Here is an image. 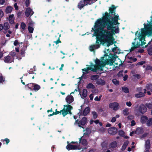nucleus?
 <instances>
[{
    "label": "nucleus",
    "instance_id": "f257e3e1",
    "mask_svg": "<svg viewBox=\"0 0 152 152\" xmlns=\"http://www.w3.org/2000/svg\"><path fill=\"white\" fill-rule=\"evenodd\" d=\"M119 19L118 15L113 17L106 12L101 18L97 20L93 30L96 37V43L98 48L100 44H103L106 42L108 43V47L114 44L113 35L118 33L119 30L118 28L114 29L115 27L114 25L119 24L118 22Z\"/></svg>",
    "mask_w": 152,
    "mask_h": 152
},
{
    "label": "nucleus",
    "instance_id": "f03ea898",
    "mask_svg": "<svg viewBox=\"0 0 152 152\" xmlns=\"http://www.w3.org/2000/svg\"><path fill=\"white\" fill-rule=\"evenodd\" d=\"M143 25L144 28L141 29V33H139L138 38H145V36L147 35L149 36L152 35V25L147 24L146 25L145 23Z\"/></svg>",
    "mask_w": 152,
    "mask_h": 152
},
{
    "label": "nucleus",
    "instance_id": "7ed1b4c3",
    "mask_svg": "<svg viewBox=\"0 0 152 152\" xmlns=\"http://www.w3.org/2000/svg\"><path fill=\"white\" fill-rule=\"evenodd\" d=\"M95 62L96 65H93L94 67V68H98V69H97V70L100 69L101 71H103V69L102 68L104 67L106 65V64L102 61L101 62V61L97 58L95 60Z\"/></svg>",
    "mask_w": 152,
    "mask_h": 152
},
{
    "label": "nucleus",
    "instance_id": "20e7f679",
    "mask_svg": "<svg viewBox=\"0 0 152 152\" xmlns=\"http://www.w3.org/2000/svg\"><path fill=\"white\" fill-rule=\"evenodd\" d=\"M87 118L83 117L80 121H79L78 120H76L75 124H78V126L80 127L83 128L81 125L83 126L86 124L87 123Z\"/></svg>",
    "mask_w": 152,
    "mask_h": 152
},
{
    "label": "nucleus",
    "instance_id": "39448f33",
    "mask_svg": "<svg viewBox=\"0 0 152 152\" xmlns=\"http://www.w3.org/2000/svg\"><path fill=\"white\" fill-rule=\"evenodd\" d=\"M97 69L98 68H94L91 66H89L86 68H84L82 69L83 71V75L80 77V78H82L83 76L85 74H88L89 73L88 71L91 70L94 72H96Z\"/></svg>",
    "mask_w": 152,
    "mask_h": 152
},
{
    "label": "nucleus",
    "instance_id": "423d86ee",
    "mask_svg": "<svg viewBox=\"0 0 152 152\" xmlns=\"http://www.w3.org/2000/svg\"><path fill=\"white\" fill-rule=\"evenodd\" d=\"M116 8V7L114 5H111V7H110L109 11V13H108L109 15H114V17H115L116 15H118V14H117L116 15V13H115V9Z\"/></svg>",
    "mask_w": 152,
    "mask_h": 152
},
{
    "label": "nucleus",
    "instance_id": "0eeeda50",
    "mask_svg": "<svg viewBox=\"0 0 152 152\" xmlns=\"http://www.w3.org/2000/svg\"><path fill=\"white\" fill-rule=\"evenodd\" d=\"M138 111L142 114H144L147 111L146 107L143 104H141L138 108Z\"/></svg>",
    "mask_w": 152,
    "mask_h": 152
},
{
    "label": "nucleus",
    "instance_id": "6e6552de",
    "mask_svg": "<svg viewBox=\"0 0 152 152\" xmlns=\"http://www.w3.org/2000/svg\"><path fill=\"white\" fill-rule=\"evenodd\" d=\"M66 146V148L68 150H74L76 149H80L79 146L78 145H71L68 143Z\"/></svg>",
    "mask_w": 152,
    "mask_h": 152
},
{
    "label": "nucleus",
    "instance_id": "1a4fd4ad",
    "mask_svg": "<svg viewBox=\"0 0 152 152\" xmlns=\"http://www.w3.org/2000/svg\"><path fill=\"white\" fill-rule=\"evenodd\" d=\"M108 133L111 135H114L117 132V129L115 127H111L108 129Z\"/></svg>",
    "mask_w": 152,
    "mask_h": 152
},
{
    "label": "nucleus",
    "instance_id": "9d476101",
    "mask_svg": "<svg viewBox=\"0 0 152 152\" xmlns=\"http://www.w3.org/2000/svg\"><path fill=\"white\" fill-rule=\"evenodd\" d=\"M34 13V12L30 7H28L26 8L25 12V15L26 17H28L29 15H30L31 17L33 15Z\"/></svg>",
    "mask_w": 152,
    "mask_h": 152
},
{
    "label": "nucleus",
    "instance_id": "9b49d317",
    "mask_svg": "<svg viewBox=\"0 0 152 152\" xmlns=\"http://www.w3.org/2000/svg\"><path fill=\"white\" fill-rule=\"evenodd\" d=\"M4 61L7 63H10L14 61V58H12L11 56L8 55L4 57Z\"/></svg>",
    "mask_w": 152,
    "mask_h": 152
},
{
    "label": "nucleus",
    "instance_id": "f8f14e48",
    "mask_svg": "<svg viewBox=\"0 0 152 152\" xmlns=\"http://www.w3.org/2000/svg\"><path fill=\"white\" fill-rule=\"evenodd\" d=\"M87 6L86 5V3L84 2V0H81L78 3L77 6L78 8L81 10L85 6Z\"/></svg>",
    "mask_w": 152,
    "mask_h": 152
},
{
    "label": "nucleus",
    "instance_id": "ddd939ff",
    "mask_svg": "<svg viewBox=\"0 0 152 152\" xmlns=\"http://www.w3.org/2000/svg\"><path fill=\"white\" fill-rule=\"evenodd\" d=\"M66 100L68 104H70L74 101L73 97L72 96H67L66 98Z\"/></svg>",
    "mask_w": 152,
    "mask_h": 152
},
{
    "label": "nucleus",
    "instance_id": "4468645a",
    "mask_svg": "<svg viewBox=\"0 0 152 152\" xmlns=\"http://www.w3.org/2000/svg\"><path fill=\"white\" fill-rule=\"evenodd\" d=\"M148 118L147 116L145 115H142L141 117L140 121L141 123L142 124L146 123Z\"/></svg>",
    "mask_w": 152,
    "mask_h": 152
},
{
    "label": "nucleus",
    "instance_id": "2eb2a0df",
    "mask_svg": "<svg viewBox=\"0 0 152 152\" xmlns=\"http://www.w3.org/2000/svg\"><path fill=\"white\" fill-rule=\"evenodd\" d=\"M134 132L135 134H142L144 132L143 128L142 127H137Z\"/></svg>",
    "mask_w": 152,
    "mask_h": 152
},
{
    "label": "nucleus",
    "instance_id": "dca6fc26",
    "mask_svg": "<svg viewBox=\"0 0 152 152\" xmlns=\"http://www.w3.org/2000/svg\"><path fill=\"white\" fill-rule=\"evenodd\" d=\"M109 106L110 108H113V109L115 110V108L118 107V104L117 102L111 103L109 104Z\"/></svg>",
    "mask_w": 152,
    "mask_h": 152
},
{
    "label": "nucleus",
    "instance_id": "f3484780",
    "mask_svg": "<svg viewBox=\"0 0 152 152\" xmlns=\"http://www.w3.org/2000/svg\"><path fill=\"white\" fill-rule=\"evenodd\" d=\"M114 46H115V47L113 48L112 49V51L115 54H119L120 53V50L118 47L116 46V45L115 44Z\"/></svg>",
    "mask_w": 152,
    "mask_h": 152
},
{
    "label": "nucleus",
    "instance_id": "a211bd4d",
    "mask_svg": "<svg viewBox=\"0 0 152 152\" xmlns=\"http://www.w3.org/2000/svg\"><path fill=\"white\" fill-rule=\"evenodd\" d=\"M117 146V142L116 141H113L111 142L109 145L110 148L113 149L115 148Z\"/></svg>",
    "mask_w": 152,
    "mask_h": 152
},
{
    "label": "nucleus",
    "instance_id": "6ab92c4d",
    "mask_svg": "<svg viewBox=\"0 0 152 152\" xmlns=\"http://www.w3.org/2000/svg\"><path fill=\"white\" fill-rule=\"evenodd\" d=\"M87 6L88 5H91L96 1L97 0H84Z\"/></svg>",
    "mask_w": 152,
    "mask_h": 152
},
{
    "label": "nucleus",
    "instance_id": "aec40b11",
    "mask_svg": "<svg viewBox=\"0 0 152 152\" xmlns=\"http://www.w3.org/2000/svg\"><path fill=\"white\" fill-rule=\"evenodd\" d=\"M79 142L81 143L82 145L84 146H86L87 145V140L85 139H82V137L79 138Z\"/></svg>",
    "mask_w": 152,
    "mask_h": 152
},
{
    "label": "nucleus",
    "instance_id": "412c9836",
    "mask_svg": "<svg viewBox=\"0 0 152 152\" xmlns=\"http://www.w3.org/2000/svg\"><path fill=\"white\" fill-rule=\"evenodd\" d=\"M14 17L13 14L9 16V21L11 24H13L14 23Z\"/></svg>",
    "mask_w": 152,
    "mask_h": 152
},
{
    "label": "nucleus",
    "instance_id": "4be33fe9",
    "mask_svg": "<svg viewBox=\"0 0 152 152\" xmlns=\"http://www.w3.org/2000/svg\"><path fill=\"white\" fill-rule=\"evenodd\" d=\"M33 87V90H34L35 92L37 91L41 88V87L39 85L35 83Z\"/></svg>",
    "mask_w": 152,
    "mask_h": 152
},
{
    "label": "nucleus",
    "instance_id": "5701e85b",
    "mask_svg": "<svg viewBox=\"0 0 152 152\" xmlns=\"http://www.w3.org/2000/svg\"><path fill=\"white\" fill-rule=\"evenodd\" d=\"M90 109L89 107H86L83 111V114L84 116L86 115L89 112Z\"/></svg>",
    "mask_w": 152,
    "mask_h": 152
},
{
    "label": "nucleus",
    "instance_id": "b1692460",
    "mask_svg": "<svg viewBox=\"0 0 152 152\" xmlns=\"http://www.w3.org/2000/svg\"><path fill=\"white\" fill-rule=\"evenodd\" d=\"M129 143V142L128 140H126L125 142L123 145L122 147H121V150L122 151H124L125 150L127 147L128 145V144Z\"/></svg>",
    "mask_w": 152,
    "mask_h": 152
},
{
    "label": "nucleus",
    "instance_id": "393cba45",
    "mask_svg": "<svg viewBox=\"0 0 152 152\" xmlns=\"http://www.w3.org/2000/svg\"><path fill=\"white\" fill-rule=\"evenodd\" d=\"M13 8L11 6H7L5 10V12L6 14L10 13L12 11Z\"/></svg>",
    "mask_w": 152,
    "mask_h": 152
},
{
    "label": "nucleus",
    "instance_id": "a878e982",
    "mask_svg": "<svg viewBox=\"0 0 152 152\" xmlns=\"http://www.w3.org/2000/svg\"><path fill=\"white\" fill-rule=\"evenodd\" d=\"M27 49V47L24 46L21 49L20 54L22 56H25V51Z\"/></svg>",
    "mask_w": 152,
    "mask_h": 152
},
{
    "label": "nucleus",
    "instance_id": "bb28decb",
    "mask_svg": "<svg viewBox=\"0 0 152 152\" xmlns=\"http://www.w3.org/2000/svg\"><path fill=\"white\" fill-rule=\"evenodd\" d=\"M145 88L147 89V91H150L152 92V84H147L146 85Z\"/></svg>",
    "mask_w": 152,
    "mask_h": 152
},
{
    "label": "nucleus",
    "instance_id": "cd10ccee",
    "mask_svg": "<svg viewBox=\"0 0 152 152\" xmlns=\"http://www.w3.org/2000/svg\"><path fill=\"white\" fill-rule=\"evenodd\" d=\"M86 87L87 89H94L95 88V86L92 83H88Z\"/></svg>",
    "mask_w": 152,
    "mask_h": 152
},
{
    "label": "nucleus",
    "instance_id": "c85d7f7f",
    "mask_svg": "<svg viewBox=\"0 0 152 152\" xmlns=\"http://www.w3.org/2000/svg\"><path fill=\"white\" fill-rule=\"evenodd\" d=\"M34 84V83H30L27 84V85H26L25 86H27L28 88L31 90L33 91Z\"/></svg>",
    "mask_w": 152,
    "mask_h": 152
},
{
    "label": "nucleus",
    "instance_id": "c756f323",
    "mask_svg": "<svg viewBox=\"0 0 152 152\" xmlns=\"http://www.w3.org/2000/svg\"><path fill=\"white\" fill-rule=\"evenodd\" d=\"M150 141L149 140H148L146 141L145 146L146 149H149L150 148Z\"/></svg>",
    "mask_w": 152,
    "mask_h": 152
},
{
    "label": "nucleus",
    "instance_id": "7c9ffc66",
    "mask_svg": "<svg viewBox=\"0 0 152 152\" xmlns=\"http://www.w3.org/2000/svg\"><path fill=\"white\" fill-rule=\"evenodd\" d=\"M96 83L98 85H104L105 84V81L104 80L102 79L98 80Z\"/></svg>",
    "mask_w": 152,
    "mask_h": 152
},
{
    "label": "nucleus",
    "instance_id": "2f4dec72",
    "mask_svg": "<svg viewBox=\"0 0 152 152\" xmlns=\"http://www.w3.org/2000/svg\"><path fill=\"white\" fill-rule=\"evenodd\" d=\"M61 112L62 113V114L64 117L68 114V112L66 110L65 108H64L63 109L61 110Z\"/></svg>",
    "mask_w": 152,
    "mask_h": 152
},
{
    "label": "nucleus",
    "instance_id": "473e14b6",
    "mask_svg": "<svg viewBox=\"0 0 152 152\" xmlns=\"http://www.w3.org/2000/svg\"><path fill=\"white\" fill-rule=\"evenodd\" d=\"M64 108H65L66 107V110L68 112L71 111L73 109L72 107L69 104L67 105H64Z\"/></svg>",
    "mask_w": 152,
    "mask_h": 152
},
{
    "label": "nucleus",
    "instance_id": "72a5a7b5",
    "mask_svg": "<svg viewBox=\"0 0 152 152\" xmlns=\"http://www.w3.org/2000/svg\"><path fill=\"white\" fill-rule=\"evenodd\" d=\"M145 96L143 92H140L138 94H136L135 95V97L137 98H140Z\"/></svg>",
    "mask_w": 152,
    "mask_h": 152
},
{
    "label": "nucleus",
    "instance_id": "f704fd0d",
    "mask_svg": "<svg viewBox=\"0 0 152 152\" xmlns=\"http://www.w3.org/2000/svg\"><path fill=\"white\" fill-rule=\"evenodd\" d=\"M3 28L5 30L8 29L10 28V26L8 22H5L4 24Z\"/></svg>",
    "mask_w": 152,
    "mask_h": 152
},
{
    "label": "nucleus",
    "instance_id": "c9c22d12",
    "mask_svg": "<svg viewBox=\"0 0 152 152\" xmlns=\"http://www.w3.org/2000/svg\"><path fill=\"white\" fill-rule=\"evenodd\" d=\"M114 62V61L113 60V59H110L107 60L106 63H105L106 64H107L108 65L110 64V65H113V63Z\"/></svg>",
    "mask_w": 152,
    "mask_h": 152
},
{
    "label": "nucleus",
    "instance_id": "e433bc0d",
    "mask_svg": "<svg viewBox=\"0 0 152 152\" xmlns=\"http://www.w3.org/2000/svg\"><path fill=\"white\" fill-rule=\"evenodd\" d=\"M96 45H91L90 47V50L91 51H94V49L96 48H95L96 46L97 47L96 48H98V46H97L96 45ZM101 44H100V45ZM100 45H99V46Z\"/></svg>",
    "mask_w": 152,
    "mask_h": 152
},
{
    "label": "nucleus",
    "instance_id": "4c0bfd02",
    "mask_svg": "<svg viewBox=\"0 0 152 152\" xmlns=\"http://www.w3.org/2000/svg\"><path fill=\"white\" fill-rule=\"evenodd\" d=\"M147 125L150 126L152 125V118H149L148 119L146 123Z\"/></svg>",
    "mask_w": 152,
    "mask_h": 152
},
{
    "label": "nucleus",
    "instance_id": "58836bf2",
    "mask_svg": "<svg viewBox=\"0 0 152 152\" xmlns=\"http://www.w3.org/2000/svg\"><path fill=\"white\" fill-rule=\"evenodd\" d=\"M99 76L98 75H92L91 76V79L92 80H95L99 78Z\"/></svg>",
    "mask_w": 152,
    "mask_h": 152
},
{
    "label": "nucleus",
    "instance_id": "ea45409f",
    "mask_svg": "<svg viewBox=\"0 0 152 152\" xmlns=\"http://www.w3.org/2000/svg\"><path fill=\"white\" fill-rule=\"evenodd\" d=\"M91 113L93 115V118L96 119L97 118L98 115L96 112L95 111H92Z\"/></svg>",
    "mask_w": 152,
    "mask_h": 152
},
{
    "label": "nucleus",
    "instance_id": "a19ab883",
    "mask_svg": "<svg viewBox=\"0 0 152 152\" xmlns=\"http://www.w3.org/2000/svg\"><path fill=\"white\" fill-rule=\"evenodd\" d=\"M129 109L127 108H126L123 110V114L124 115H127L129 114Z\"/></svg>",
    "mask_w": 152,
    "mask_h": 152
},
{
    "label": "nucleus",
    "instance_id": "79ce46f5",
    "mask_svg": "<svg viewBox=\"0 0 152 152\" xmlns=\"http://www.w3.org/2000/svg\"><path fill=\"white\" fill-rule=\"evenodd\" d=\"M28 29L29 32L30 33H32L33 32L34 28L33 26H28Z\"/></svg>",
    "mask_w": 152,
    "mask_h": 152
},
{
    "label": "nucleus",
    "instance_id": "37998d69",
    "mask_svg": "<svg viewBox=\"0 0 152 152\" xmlns=\"http://www.w3.org/2000/svg\"><path fill=\"white\" fill-rule=\"evenodd\" d=\"M139 39V40L141 42V45H145L146 43L145 42H144V41H143V39H144V41L145 40V38H138Z\"/></svg>",
    "mask_w": 152,
    "mask_h": 152
},
{
    "label": "nucleus",
    "instance_id": "c03bdc74",
    "mask_svg": "<svg viewBox=\"0 0 152 152\" xmlns=\"http://www.w3.org/2000/svg\"><path fill=\"white\" fill-rule=\"evenodd\" d=\"M122 91L124 93H128L129 92V89L127 87H122Z\"/></svg>",
    "mask_w": 152,
    "mask_h": 152
},
{
    "label": "nucleus",
    "instance_id": "a18cd8bd",
    "mask_svg": "<svg viewBox=\"0 0 152 152\" xmlns=\"http://www.w3.org/2000/svg\"><path fill=\"white\" fill-rule=\"evenodd\" d=\"M87 94V90L86 89H84L83 90V94L82 95L84 97H86Z\"/></svg>",
    "mask_w": 152,
    "mask_h": 152
},
{
    "label": "nucleus",
    "instance_id": "49530a36",
    "mask_svg": "<svg viewBox=\"0 0 152 152\" xmlns=\"http://www.w3.org/2000/svg\"><path fill=\"white\" fill-rule=\"evenodd\" d=\"M148 54L150 55H152V46H150L148 49Z\"/></svg>",
    "mask_w": 152,
    "mask_h": 152
},
{
    "label": "nucleus",
    "instance_id": "de8ad7c7",
    "mask_svg": "<svg viewBox=\"0 0 152 152\" xmlns=\"http://www.w3.org/2000/svg\"><path fill=\"white\" fill-rule=\"evenodd\" d=\"M1 141L3 142H4V141H5L7 145L10 141V140L7 138H6L4 139H1Z\"/></svg>",
    "mask_w": 152,
    "mask_h": 152
},
{
    "label": "nucleus",
    "instance_id": "09e8293b",
    "mask_svg": "<svg viewBox=\"0 0 152 152\" xmlns=\"http://www.w3.org/2000/svg\"><path fill=\"white\" fill-rule=\"evenodd\" d=\"M112 82L115 85H118L119 84V81L116 79H113L112 80Z\"/></svg>",
    "mask_w": 152,
    "mask_h": 152
},
{
    "label": "nucleus",
    "instance_id": "8fccbe9b",
    "mask_svg": "<svg viewBox=\"0 0 152 152\" xmlns=\"http://www.w3.org/2000/svg\"><path fill=\"white\" fill-rule=\"evenodd\" d=\"M145 105L149 109H151L152 108V103H146Z\"/></svg>",
    "mask_w": 152,
    "mask_h": 152
},
{
    "label": "nucleus",
    "instance_id": "3c124183",
    "mask_svg": "<svg viewBox=\"0 0 152 152\" xmlns=\"http://www.w3.org/2000/svg\"><path fill=\"white\" fill-rule=\"evenodd\" d=\"M146 62L145 61H141L140 62H138L137 63L136 65V66H138V65H142L143 64H145V63Z\"/></svg>",
    "mask_w": 152,
    "mask_h": 152
},
{
    "label": "nucleus",
    "instance_id": "603ef678",
    "mask_svg": "<svg viewBox=\"0 0 152 152\" xmlns=\"http://www.w3.org/2000/svg\"><path fill=\"white\" fill-rule=\"evenodd\" d=\"M20 26L23 30H25L26 26V25L24 22H22L21 23Z\"/></svg>",
    "mask_w": 152,
    "mask_h": 152
},
{
    "label": "nucleus",
    "instance_id": "864d4df0",
    "mask_svg": "<svg viewBox=\"0 0 152 152\" xmlns=\"http://www.w3.org/2000/svg\"><path fill=\"white\" fill-rule=\"evenodd\" d=\"M123 71L121 70L119 71L117 74V75L118 77H121L123 76Z\"/></svg>",
    "mask_w": 152,
    "mask_h": 152
},
{
    "label": "nucleus",
    "instance_id": "5fc2aeb1",
    "mask_svg": "<svg viewBox=\"0 0 152 152\" xmlns=\"http://www.w3.org/2000/svg\"><path fill=\"white\" fill-rule=\"evenodd\" d=\"M34 23L31 20H30L28 23V25L29 26H31L33 27L34 25Z\"/></svg>",
    "mask_w": 152,
    "mask_h": 152
},
{
    "label": "nucleus",
    "instance_id": "6e6d98bb",
    "mask_svg": "<svg viewBox=\"0 0 152 152\" xmlns=\"http://www.w3.org/2000/svg\"><path fill=\"white\" fill-rule=\"evenodd\" d=\"M10 54L12 56V58H14V57L15 56L16 53L15 52L11 51L10 53Z\"/></svg>",
    "mask_w": 152,
    "mask_h": 152
},
{
    "label": "nucleus",
    "instance_id": "4d7b16f0",
    "mask_svg": "<svg viewBox=\"0 0 152 152\" xmlns=\"http://www.w3.org/2000/svg\"><path fill=\"white\" fill-rule=\"evenodd\" d=\"M118 134L120 136H123L124 134V132L122 130H120L118 132Z\"/></svg>",
    "mask_w": 152,
    "mask_h": 152
},
{
    "label": "nucleus",
    "instance_id": "13d9d810",
    "mask_svg": "<svg viewBox=\"0 0 152 152\" xmlns=\"http://www.w3.org/2000/svg\"><path fill=\"white\" fill-rule=\"evenodd\" d=\"M30 4V2L29 0H26L25 1V5L26 7L29 6Z\"/></svg>",
    "mask_w": 152,
    "mask_h": 152
},
{
    "label": "nucleus",
    "instance_id": "bf43d9fd",
    "mask_svg": "<svg viewBox=\"0 0 152 152\" xmlns=\"http://www.w3.org/2000/svg\"><path fill=\"white\" fill-rule=\"evenodd\" d=\"M152 66L150 65H147L146 68L145 69L146 70H151V71Z\"/></svg>",
    "mask_w": 152,
    "mask_h": 152
},
{
    "label": "nucleus",
    "instance_id": "052dcab7",
    "mask_svg": "<svg viewBox=\"0 0 152 152\" xmlns=\"http://www.w3.org/2000/svg\"><path fill=\"white\" fill-rule=\"evenodd\" d=\"M53 42L55 43L56 45L58 44L59 43H61V41L60 40L59 37L57 41H55Z\"/></svg>",
    "mask_w": 152,
    "mask_h": 152
},
{
    "label": "nucleus",
    "instance_id": "680f3d73",
    "mask_svg": "<svg viewBox=\"0 0 152 152\" xmlns=\"http://www.w3.org/2000/svg\"><path fill=\"white\" fill-rule=\"evenodd\" d=\"M101 96H100L99 97V98L98 96H96L95 98H94V100L95 101H100L101 99Z\"/></svg>",
    "mask_w": 152,
    "mask_h": 152
},
{
    "label": "nucleus",
    "instance_id": "e2e57ef3",
    "mask_svg": "<svg viewBox=\"0 0 152 152\" xmlns=\"http://www.w3.org/2000/svg\"><path fill=\"white\" fill-rule=\"evenodd\" d=\"M137 48V46H134L132 47L130 50V52H132L134 50Z\"/></svg>",
    "mask_w": 152,
    "mask_h": 152
},
{
    "label": "nucleus",
    "instance_id": "0e129e2a",
    "mask_svg": "<svg viewBox=\"0 0 152 152\" xmlns=\"http://www.w3.org/2000/svg\"><path fill=\"white\" fill-rule=\"evenodd\" d=\"M19 43L18 42V40H16L14 42V45L15 46H17L18 45H19Z\"/></svg>",
    "mask_w": 152,
    "mask_h": 152
},
{
    "label": "nucleus",
    "instance_id": "69168bd1",
    "mask_svg": "<svg viewBox=\"0 0 152 152\" xmlns=\"http://www.w3.org/2000/svg\"><path fill=\"white\" fill-rule=\"evenodd\" d=\"M4 15V13L1 10H0V17L1 18Z\"/></svg>",
    "mask_w": 152,
    "mask_h": 152
},
{
    "label": "nucleus",
    "instance_id": "338daca9",
    "mask_svg": "<svg viewBox=\"0 0 152 152\" xmlns=\"http://www.w3.org/2000/svg\"><path fill=\"white\" fill-rule=\"evenodd\" d=\"M127 118L129 120H131L133 118V116L132 115H130L128 116Z\"/></svg>",
    "mask_w": 152,
    "mask_h": 152
},
{
    "label": "nucleus",
    "instance_id": "774afa93",
    "mask_svg": "<svg viewBox=\"0 0 152 152\" xmlns=\"http://www.w3.org/2000/svg\"><path fill=\"white\" fill-rule=\"evenodd\" d=\"M134 76L135 78H137L138 79H140L141 77V76L140 75L137 74L134 75Z\"/></svg>",
    "mask_w": 152,
    "mask_h": 152
}]
</instances>
